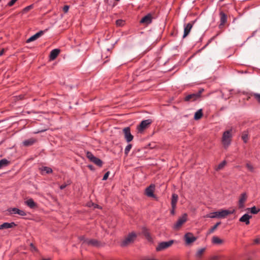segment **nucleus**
<instances>
[{
	"label": "nucleus",
	"mask_w": 260,
	"mask_h": 260,
	"mask_svg": "<svg viewBox=\"0 0 260 260\" xmlns=\"http://www.w3.org/2000/svg\"><path fill=\"white\" fill-rule=\"evenodd\" d=\"M232 129H230L223 132L221 142L224 148L226 149L231 144L232 138Z\"/></svg>",
	"instance_id": "f257e3e1"
},
{
	"label": "nucleus",
	"mask_w": 260,
	"mask_h": 260,
	"mask_svg": "<svg viewBox=\"0 0 260 260\" xmlns=\"http://www.w3.org/2000/svg\"><path fill=\"white\" fill-rule=\"evenodd\" d=\"M204 90L203 88H201L196 93L188 94L184 98V101L193 102L197 101L201 98V94Z\"/></svg>",
	"instance_id": "f03ea898"
},
{
	"label": "nucleus",
	"mask_w": 260,
	"mask_h": 260,
	"mask_svg": "<svg viewBox=\"0 0 260 260\" xmlns=\"http://www.w3.org/2000/svg\"><path fill=\"white\" fill-rule=\"evenodd\" d=\"M136 234L134 232L129 234L121 242L120 244L121 246L125 247L129 245L130 244L133 243L136 238Z\"/></svg>",
	"instance_id": "7ed1b4c3"
},
{
	"label": "nucleus",
	"mask_w": 260,
	"mask_h": 260,
	"mask_svg": "<svg viewBox=\"0 0 260 260\" xmlns=\"http://www.w3.org/2000/svg\"><path fill=\"white\" fill-rule=\"evenodd\" d=\"M219 11V24L218 27L220 29H222L228 22V15L221 9H220Z\"/></svg>",
	"instance_id": "20e7f679"
},
{
	"label": "nucleus",
	"mask_w": 260,
	"mask_h": 260,
	"mask_svg": "<svg viewBox=\"0 0 260 260\" xmlns=\"http://www.w3.org/2000/svg\"><path fill=\"white\" fill-rule=\"evenodd\" d=\"M87 158L92 162L99 167H102L103 165V161L100 158L94 156L92 152L90 151H87L86 154Z\"/></svg>",
	"instance_id": "39448f33"
},
{
	"label": "nucleus",
	"mask_w": 260,
	"mask_h": 260,
	"mask_svg": "<svg viewBox=\"0 0 260 260\" xmlns=\"http://www.w3.org/2000/svg\"><path fill=\"white\" fill-rule=\"evenodd\" d=\"M152 122V120L150 119L144 120L142 121L140 124L137 126V129L139 132H142L145 129L147 128L149 125Z\"/></svg>",
	"instance_id": "423d86ee"
},
{
	"label": "nucleus",
	"mask_w": 260,
	"mask_h": 260,
	"mask_svg": "<svg viewBox=\"0 0 260 260\" xmlns=\"http://www.w3.org/2000/svg\"><path fill=\"white\" fill-rule=\"evenodd\" d=\"M187 215L184 213L181 217H179L174 225L173 228L175 230H178L187 221Z\"/></svg>",
	"instance_id": "0eeeda50"
},
{
	"label": "nucleus",
	"mask_w": 260,
	"mask_h": 260,
	"mask_svg": "<svg viewBox=\"0 0 260 260\" xmlns=\"http://www.w3.org/2000/svg\"><path fill=\"white\" fill-rule=\"evenodd\" d=\"M123 132L124 135V138L127 142H130L133 140L134 136L131 133V128L129 127H126L123 129Z\"/></svg>",
	"instance_id": "6e6552de"
},
{
	"label": "nucleus",
	"mask_w": 260,
	"mask_h": 260,
	"mask_svg": "<svg viewBox=\"0 0 260 260\" xmlns=\"http://www.w3.org/2000/svg\"><path fill=\"white\" fill-rule=\"evenodd\" d=\"M174 243V240L160 242L156 247L157 251H160L171 246Z\"/></svg>",
	"instance_id": "1a4fd4ad"
},
{
	"label": "nucleus",
	"mask_w": 260,
	"mask_h": 260,
	"mask_svg": "<svg viewBox=\"0 0 260 260\" xmlns=\"http://www.w3.org/2000/svg\"><path fill=\"white\" fill-rule=\"evenodd\" d=\"M184 239L186 244L188 245L194 242L197 239V238L194 237L192 233H187L184 235Z\"/></svg>",
	"instance_id": "9d476101"
},
{
	"label": "nucleus",
	"mask_w": 260,
	"mask_h": 260,
	"mask_svg": "<svg viewBox=\"0 0 260 260\" xmlns=\"http://www.w3.org/2000/svg\"><path fill=\"white\" fill-rule=\"evenodd\" d=\"M235 212V210L230 211L229 210H221V211H217L218 218H224L230 214H233Z\"/></svg>",
	"instance_id": "9b49d317"
},
{
	"label": "nucleus",
	"mask_w": 260,
	"mask_h": 260,
	"mask_svg": "<svg viewBox=\"0 0 260 260\" xmlns=\"http://www.w3.org/2000/svg\"><path fill=\"white\" fill-rule=\"evenodd\" d=\"M247 199V195L246 192L242 193L240 197L238 205L239 208H243L244 207V204Z\"/></svg>",
	"instance_id": "f8f14e48"
},
{
	"label": "nucleus",
	"mask_w": 260,
	"mask_h": 260,
	"mask_svg": "<svg viewBox=\"0 0 260 260\" xmlns=\"http://www.w3.org/2000/svg\"><path fill=\"white\" fill-rule=\"evenodd\" d=\"M155 186L153 184H151L150 186L147 187L145 189V194L147 196L149 197H155L154 194Z\"/></svg>",
	"instance_id": "ddd939ff"
},
{
	"label": "nucleus",
	"mask_w": 260,
	"mask_h": 260,
	"mask_svg": "<svg viewBox=\"0 0 260 260\" xmlns=\"http://www.w3.org/2000/svg\"><path fill=\"white\" fill-rule=\"evenodd\" d=\"M152 16L151 14H148L143 17L140 20V23L146 25L149 24L152 22Z\"/></svg>",
	"instance_id": "4468645a"
},
{
	"label": "nucleus",
	"mask_w": 260,
	"mask_h": 260,
	"mask_svg": "<svg viewBox=\"0 0 260 260\" xmlns=\"http://www.w3.org/2000/svg\"><path fill=\"white\" fill-rule=\"evenodd\" d=\"M194 22H191L184 24V34L183 38H185L190 32L191 29L192 27Z\"/></svg>",
	"instance_id": "2eb2a0df"
},
{
	"label": "nucleus",
	"mask_w": 260,
	"mask_h": 260,
	"mask_svg": "<svg viewBox=\"0 0 260 260\" xmlns=\"http://www.w3.org/2000/svg\"><path fill=\"white\" fill-rule=\"evenodd\" d=\"M8 211L10 213L18 214L19 215L23 216L26 215V213L24 211L20 210L17 208H10L8 210Z\"/></svg>",
	"instance_id": "dca6fc26"
},
{
	"label": "nucleus",
	"mask_w": 260,
	"mask_h": 260,
	"mask_svg": "<svg viewBox=\"0 0 260 260\" xmlns=\"http://www.w3.org/2000/svg\"><path fill=\"white\" fill-rule=\"evenodd\" d=\"M45 31V30H40V31L36 33L35 35L32 36L29 39H28L26 40V42L30 43L32 41H34L37 40L38 38L40 37L42 35H43Z\"/></svg>",
	"instance_id": "f3484780"
},
{
	"label": "nucleus",
	"mask_w": 260,
	"mask_h": 260,
	"mask_svg": "<svg viewBox=\"0 0 260 260\" xmlns=\"http://www.w3.org/2000/svg\"><path fill=\"white\" fill-rule=\"evenodd\" d=\"M37 142L36 139L34 138H31L30 139L25 140L23 141L22 144L25 147H29L34 145L35 143Z\"/></svg>",
	"instance_id": "a211bd4d"
},
{
	"label": "nucleus",
	"mask_w": 260,
	"mask_h": 260,
	"mask_svg": "<svg viewBox=\"0 0 260 260\" xmlns=\"http://www.w3.org/2000/svg\"><path fill=\"white\" fill-rule=\"evenodd\" d=\"M251 218V215H249L248 214H245L239 219V221L244 222L246 225H248L250 223L249 219Z\"/></svg>",
	"instance_id": "6ab92c4d"
},
{
	"label": "nucleus",
	"mask_w": 260,
	"mask_h": 260,
	"mask_svg": "<svg viewBox=\"0 0 260 260\" xmlns=\"http://www.w3.org/2000/svg\"><path fill=\"white\" fill-rule=\"evenodd\" d=\"M60 52V49H54L52 50L50 53L49 55V59L50 60H54L57 56L59 55Z\"/></svg>",
	"instance_id": "aec40b11"
},
{
	"label": "nucleus",
	"mask_w": 260,
	"mask_h": 260,
	"mask_svg": "<svg viewBox=\"0 0 260 260\" xmlns=\"http://www.w3.org/2000/svg\"><path fill=\"white\" fill-rule=\"evenodd\" d=\"M16 226H17V224L14 222H12L10 223L4 222L0 225V230L12 228Z\"/></svg>",
	"instance_id": "412c9836"
},
{
	"label": "nucleus",
	"mask_w": 260,
	"mask_h": 260,
	"mask_svg": "<svg viewBox=\"0 0 260 260\" xmlns=\"http://www.w3.org/2000/svg\"><path fill=\"white\" fill-rule=\"evenodd\" d=\"M142 233L148 240H151L152 238L151 235L149 232V230L146 227H143L142 228Z\"/></svg>",
	"instance_id": "4be33fe9"
},
{
	"label": "nucleus",
	"mask_w": 260,
	"mask_h": 260,
	"mask_svg": "<svg viewBox=\"0 0 260 260\" xmlns=\"http://www.w3.org/2000/svg\"><path fill=\"white\" fill-rule=\"evenodd\" d=\"M178 199V196L176 193H173L171 199V206L172 207H176V204Z\"/></svg>",
	"instance_id": "5701e85b"
},
{
	"label": "nucleus",
	"mask_w": 260,
	"mask_h": 260,
	"mask_svg": "<svg viewBox=\"0 0 260 260\" xmlns=\"http://www.w3.org/2000/svg\"><path fill=\"white\" fill-rule=\"evenodd\" d=\"M85 243L88 245L94 246H98L99 245V242L95 239H87L85 240Z\"/></svg>",
	"instance_id": "b1692460"
},
{
	"label": "nucleus",
	"mask_w": 260,
	"mask_h": 260,
	"mask_svg": "<svg viewBox=\"0 0 260 260\" xmlns=\"http://www.w3.org/2000/svg\"><path fill=\"white\" fill-rule=\"evenodd\" d=\"M26 204L30 208H34L37 207V204L34 202L32 199L27 200L26 202Z\"/></svg>",
	"instance_id": "393cba45"
},
{
	"label": "nucleus",
	"mask_w": 260,
	"mask_h": 260,
	"mask_svg": "<svg viewBox=\"0 0 260 260\" xmlns=\"http://www.w3.org/2000/svg\"><path fill=\"white\" fill-rule=\"evenodd\" d=\"M203 115V114L202 109H199L195 113L194 115V119L196 120H199L202 117Z\"/></svg>",
	"instance_id": "a878e982"
},
{
	"label": "nucleus",
	"mask_w": 260,
	"mask_h": 260,
	"mask_svg": "<svg viewBox=\"0 0 260 260\" xmlns=\"http://www.w3.org/2000/svg\"><path fill=\"white\" fill-rule=\"evenodd\" d=\"M10 164V161L6 158L0 160V169L3 167L8 166Z\"/></svg>",
	"instance_id": "bb28decb"
},
{
	"label": "nucleus",
	"mask_w": 260,
	"mask_h": 260,
	"mask_svg": "<svg viewBox=\"0 0 260 260\" xmlns=\"http://www.w3.org/2000/svg\"><path fill=\"white\" fill-rule=\"evenodd\" d=\"M212 242L215 244H221L223 243V240L217 236H214L212 237Z\"/></svg>",
	"instance_id": "cd10ccee"
},
{
	"label": "nucleus",
	"mask_w": 260,
	"mask_h": 260,
	"mask_svg": "<svg viewBox=\"0 0 260 260\" xmlns=\"http://www.w3.org/2000/svg\"><path fill=\"white\" fill-rule=\"evenodd\" d=\"M242 139L245 143L248 142L249 139L248 134L247 132L244 131L242 135Z\"/></svg>",
	"instance_id": "c85d7f7f"
},
{
	"label": "nucleus",
	"mask_w": 260,
	"mask_h": 260,
	"mask_svg": "<svg viewBox=\"0 0 260 260\" xmlns=\"http://www.w3.org/2000/svg\"><path fill=\"white\" fill-rule=\"evenodd\" d=\"M221 224V222H217L214 226L211 227L208 231V234H210L214 232V231L217 228V227Z\"/></svg>",
	"instance_id": "c756f323"
},
{
	"label": "nucleus",
	"mask_w": 260,
	"mask_h": 260,
	"mask_svg": "<svg viewBox=\"0 0 260 260\" xmlns=\"http://www.w3.org/2000/svg\"><path fill=\"white\" fill-rule=\"evenodd\" d=\"M248 210H250L251 213L253 214H257L260 211L259 208H257L255 206H253L251 208H248Z\"/></svg>",
	"instance_id": "7c9ffc66"
},
{
	"label": "nucleus",
	"mask_w": 260,
	"mask_h": 260,
	"mask_svg": "<svg viewBox=\"0 0 260 260\" xmlns=\"http://www.w3.org/2000/svg\"><path fill=\"white\" fill-rule=\"evenodd\" d=\"M205 217L211 218H218L217 211L210 213L207 214Z\"/></svg>",
	"instance_id": "2f4dec72"
},
{
	"label": "nucleus",
	"mask_w": 260,
	"mask_h": 260,
	"mask_svg": "<svg viewBox=\"0 0 260 260\" xmlns=\"http://www.w3.org/2000/svg\"><path fill=\"white\" fill-rule=\"evenodd\" d=\"M226 164V161L225 160L222 161L216 167V168H215L216 171H218L222 169Z\"/></svg>",
	"instance_id": "473e14b6"
},
{
	"label": "nucleus",
	"mask_w": 260,
	"mask_h": 260,
	"mask_svg": "<svg viewBox=\"0 0 260 260\" xmlns=\"http://www.w3.org/2000/svg\"><path fill=\"white\" fill-rule=\"evenodd\" d=\"M42 172H45L46 174H50L52 172V170L51 168L47 167H43L41 168Z\"/></svg>",
	"instance_id": "72a5a7b5"
},
{
	"label": "nucleus",
	"mask_w": 260,
	"mask_h": 260,
	"mask_svg": "<svg viewBox=\"0 0 260 260\" xmlns=\"http://www.w3.org/2000/svg\"><path fill=\"white\" fill-rule=\"evenodd\" d=\"M125 24V21L122 19H118L116 21V25L117 26L121 27Z\"/></svg>",
	"instance_id": "f704fd0d"
},
{
	"label": "nucleus",
	"mask_w": 260,
	"mask_h": 260,
	"mask_svg": "<svg viewBox=\"0 0 260 260\" xmlns=\"http://www.w3.org/2000/svg\"><path fill=\"white\" fill-rule=\"evenodd\" d=\"M132 145L131 144H128L125 148V150H124V154L126 156H127L130 151V150L132 149Z\"/></svg>",
	"instance_id": "c9c22d12"
},
{
	"label": "nucleus",
	"mask_w": 260,
	"mask_h": 260,
	"mask_svg": "<svg viewBox=\"0 0 260 260\" xmlns=\"http://www.w3.org/2000/svg\"><path fill=\"white\" fill-rule=\"evenodd\" d=\"M34 7L33 6V5H30L29 6H28L26 7H25L23 10H22V12L23 13H27L28 11H29L30 10H31V9H32Z\"/></svg>",
	"instance_id": "e433bc0d"
},
{
	"label": "nucleus",
	"mask_w": 260,
	"mask_h": 260,
	"mask_svg": "<svg viewBox=\"0 0 260 260\" xmlns=\"http://www.w3.org/2000/svg\"><path fill=\"white\" fill-rule=\"evenodd\" d=\"M205 250V248H201L200 249H199L198 252H197V257H201L202 256V255L203 254V253L204 252Z\"/></svg>",
	"instance_id": "4c0bfd02"
},
{
	"label": "nucleus",
	"mask_w": 260,
	"mask_h": 260,
	"mask_svg": "<svg viewBox=\"0 0 260 260\" xmlns=\"http://www.w3.org/2000/svg\"><path fill=\"white\" fill-rule=\"evenodd\" d=\"M71 183L70 181H68L67 183H65L62 184L59 186V188L61 190L64 189L68 185H70Z\"/></svg>",
	"instance_id": "58836bf2"
},
{
	"label": "nucleus",
	"mask_w": 260,
	"mask_h": 260,
	"mask_svg": "<svg viewBox=\"0 0 260 260\" xmlns=\"http://www.w3.org/2000/svg\"><path fill=\"white\" fill-rule=\"evenodd\" d=\"M246 167L250 172H253L254 171V168L250 163H247Z\"/></svg>",
	"instance_id": "ea45409f"
},
{
	"label": "nucleus",
	"mask_w": 260,
	"mask_h": 260,
	"mask_svg": "<svg viewBox=\"0 0 260 260\" xmlns=\"http://www.w3.org/2000/svg\"><path fill=\"white\" fill-rule=\"evenodd\" d=\"M254 98L256 100L257 102L260 104V94L254 93L253 95Z\"/></svg>",
	"instance_id": "a19ab883"
},
{
	"label": "nucleus",
	"mask_w": 260,
	"mask_h": 260,
	"mask_svg": "<svg viewBox=\"0 0 260 260\" xmlns=\"http://www.w3.org/2000/svg\"><path fill=\"white\" fill-rule=\"evenodd\" d=\"M17 1L18 0H11L8 3L7 6L9 7H12Z\"/></svg>",
	"instance_id": "79ce46f5"
},
{
	"label": "nucleus",
	"mask_w": 260,
	"mask_h": 260,
	"mask_svg": "<svg viewBox=\"0 0 260 260\" xmlns=\"http://www.w3.org/2000/svg\"><path fill=\"white\" fill-rule=\"evenodd\" d=\"M109 174H110V172L108 171L107 172H106L105 175H104L103 176V180H106L108 179V176L109 175Z\"/></svg>",
	"instance_id": "37998d69"
},
{
	"label": "nucleus",
	"mask_w": 260,
	"mask_h": 260,
	"mask_svg": "<svg viewBox=\"0 0 260 260\" xmlns=\"http://www.w3.org/2000/svg\"><path fill=\"white\" fill-rule=\"evenodd\" d=\"M69 9V6L68 5H65L63 7V11L64 13H67Z\"/></svg>",
	"instance_id": "c03bdc74"
},
{
	"label": "nucleus",
	"mask_w": 260,
	"mask_h": 260,
	"mask_svg": "<svg viewBox=\"0 0 260 260\" xmlns=\"http://www.w3.org/2000/svg\"><path fill=\"white\" fill-rule=\"evenodd\" d=\"M87 168L90 170L91 171H94L95 170V169H94V167L91 165H88L87 166Z\"/></svg>",
	"instance_id": "a18cd8bd"
},
{
	"label": "nucleus",
	"mask_w": 260,
	"mask_h": 260,
	"mask_svg": "<svg viewBox=\"0 0 260 260\" xmlns=\"http://www.w3.org/2000/svg\"><path fill=\"white\" fill-rule=\"evenodd\" d=\"M79 239L80 241H84V242H85V240L87 239H86L85 236H81L79 237Z\"/></svg>",
	"instance_id": "49530a36"
},
{
	"label": "nucleus",
	"mask_w": 260,
	"mask_h": 260,
	"mask_svg": "<svg viewBox=\"0 0 260 260\" xmlns=\"http://www.w3.org/2000/svg\"><path fill=\"white\" fill-rule=\"evenodd\" d=\"M175 208H176V207H174V208L172 207V210H171V214L172 215H174Z\"/></svg>",
	"instance_id": "de8ad7c7"
},
{
	"label": "nucleus",
	"mask_w": 260,
	"mask_h": 260,
	"mask_svg": "<svg viewBox=\"0 0 260 260\" xmlns=\"http://www.w3.org/2000/svg\"><path fill=\"white\" fill-rule=\"evenodd\" d=\"M254 243H255V244H258V243H259V242H260V239H255L254 240Z\"/></svg>",
	"instance_id": "09e8293b"
},
{
	"label": "nucleus",
	"mask_w": 260,
	"mask_h": 260,
	"mask_svg": "<svg viewBox=\"0 0 260 260\" xmlns=\"http://www.w3.org/2000/svg\"><path fill=\"white\" fill-rule=\"evenodd\" d=\"M4 52H5V49H3L2 50H1L0 51V56L3 55L4 54Z\"/></svg>",
	"instance_id": "8fccbe9b"
},
{
	"label": "nucleus",
	"mask_w": 260,
	"mask_h": 260,
	"mask_svg": "<svg viewBox=\"0 0 260 260\" xmlns=\"http://www.w3.org/2000/svg\"><path fill=\"white\" fill-rule=\"evenodd\" d=\"M30 245L31 247H33V248H34V249H36V247L34 246V245L32 243H31Z\"/></svg>",
	"instance_id": "3c124183"
},
{
	"label": "nucleus",
	"mask_w": 260,
	"mask_h": 260,
	"mask_svg": "<svg viewBox=\"0 0 260 260\" xmlns=\"http://www.w3.org/2000/svg\"><path fill=\"white\" fill-rule=\"evenodd\" d=\"M43 260H50V259H44Z\"/></svg>",
	"instance_id": "603ef678"
},
{
	"label": "nucleus",
	"mask_w": 260,
	"mask_h": 260,
	"mask_svg": "<svg viewBox=\"0 0 260 260\" xmlns=\"http://www.w3.org/2000/svg\"><path fill=\"white\" fill-rule=\"evenodd\" d=\"M115 1H116V2H118V1H119L120 0H115Z\"/></svg>",
	"instance_id": "864d4df0"
},
{
	"label": "nucleus",
	"mask_w": 260,
	"mask_h": 260,
	"mask_svg": "<svg viewBox=\"0 0 260 260\" xmlns=\"http://www.w3.org/2000/svg\"><path fill=\"white\" fill-rule=\"evenodd\" d=\"M2 0H0V2Z\"/></svg>",
	"instance_id": "5fc2aeb1"
}]
</instances>
